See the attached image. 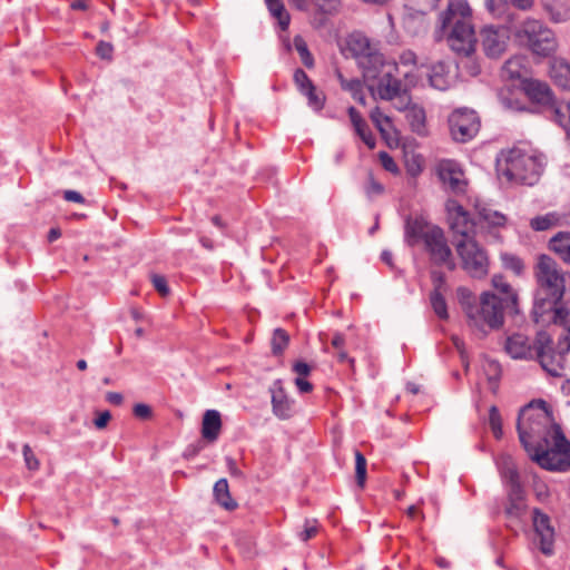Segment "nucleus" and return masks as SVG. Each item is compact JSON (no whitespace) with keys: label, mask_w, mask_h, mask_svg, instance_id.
Returning <instances> with one entry per match:
<instances>
[{"label":"nucleus","mask_w":570,"mask_h":570,"mask_svg":"<svg viewBox=\"0 0 570 570\" xmlns=\"http://www.w3.org/2000/svg\"><path fill=\"white\" fill-rule=\"evenodd\" d=\"M471 8L464 0L449 1L446 10L440 14L441 31L450 29L446 35L449 47L464 57L475 50L476 38L471 24Z\"/></svg>","instance_id":"f257e3e1"},{"label":"nucleus","mask_w":570,"mask_h":570,"mask_svg":"<svg viewBox=\"0 0 570 570\" xmlns=\"http://www.w3.org/2000/svg\"><path fill=\"white\" fill-rule=\"evenodd\" d=\"M535 277L538 289L532 313L534 321L539 323L547 308H552L553 304L561 302L566 291V279L558 263L548 255L538 257Z\"/></svg>","instance_id":"f03ea898"},{"label":"nucleus","mask_w":570,"mask_h":570,"mask_svg":"<svg viewBox=\"0 0 570 570\" xmlns=\"http://www.w3.org/2000/svg\"><path fill=\"white\" fill-rule=\"evenodd\" d=\"M543 168L541 157L527 154L519 148L502 151L497 160L499 178L508 183L533 185Z\"/></svg>","instance_id":"7ed1b4c3"},{"label":"nucleus","mask_w":570,"mask_h":570,"mask_svg":"<svg viewBox=\"0 0 570 570\" xmlns=\"http://www.w3.org/2000/svg\"><path fill=\"white\" fill-rule=\"evenodd\" d=\"M517 306L515 296L500 297L497 294L483 293L480 306H469L468 318L470 326L485 333V327L498 328L503 324L504 311H513Z\"/></svg>","instance_id":"20e7f679"},{"label":"nucleus","mask_w":570,"mask_h":570,"mask_svg":"<svg viewBox=\"0 0 570 570\" xmlns=\"http://www.w3.org/2000/svg\"><path fill=\"white\" fill-rule=\"evenodd\" d=\"M512 33L533 55L548 57L557 50L554 33L538 19L527 18L513 28Z\"/></svg>","instance_id":"39448f33"},{"label":"nucleus","mask_w":570,"mask_h":570,"mask_svg":"<svg viewBox=\"0 0 570 570\" xmlns=\"http://www.w3.org/2000/svg\"><path fill=\"white\" fill-rule=\"evenodd\" d=\"M551 422L552 415L542 400L532 401L520 411L517 430L520 442L528 452L532 450L529 440L543 435V429Z\"/></svg>","instance_id":"423d86ee"},{"label":"nucleus","mask_w":570,"mask_h":570,"mask_svg":"<svg viewBox=\"0 0 570 570\" xmlns=\"http://www.w3.org/2000/svg\"><path fill=\"white\" fill-rule=\"evenodd\" d=\"M527 96L534 102L549 106L553 119L566 130L570 138V100L554 105L553 96L547 82L537 79L522 81Z\"/></svg>","instance_id":"0eeeda50"},{"label":"nucleus","mask_w":570,"mask_h":570,"mask_svg":"<svg viewBox=\"0 0 570 570\" xmlns=\"http://www.w3.org/2000/svg\"><path fill=\"white\" fill-rule=\"evenodd\" d=\"M462 268L472 277L481 278L488 274L489 257L485 249L474 238L453 240Z\"/></svg>","instance_id":"6e6552de"},{"label":"nucleus","mask_w":570,"mask_h":570,"mask_svg":"<svg viewBox=\"0 0 570 570\" xmlns=\"http://www.w3.org/2000/svg\"><path fill=\"white\" fill-rule=\"evenodd\" d=\"M553 446L546 451L535 450L532 459L543 469L566 471L570 468V442L558 425L553 426Z\"/></svg>","instance_id":"1a4fd4ad"},{"label":"nucleus","mask_w":570,"mask_h":570,"mask_svg":"<svg viewBox=\"0 0 570 570\" xmlns=\"http://www.w3.org/2000/svg\"><path fill=\"white\" fill-rule=\"evenodd\" d=\"M451 136L455 141L466 142L480 130V119L474 110L461 108L449 117Z\"/></svg>","instance_id":"9d476101"},{"label":"nucleus","mask_w":570,"mask_h":570,"mask_svg":"<svg viewBox=\"0 0 570 570\" xmlns=\"http://www.w3.org/2000/svg\"><path fill=\"white\" fill-rule=\"evenodd\" d=\"M448 222L453 240L462 238H474L475 223L470 218L469 213L456 202L446 203Z\"/></svg>","instance_id":"9b49d317"},{"label":"nucleus","mask_w":570,"mask_h":570,"mask_svg":"<svg viewBox=\"0 0 570 570\" xmlns=\"http://www.w3.org/2000/svg\"><path fill=\"white\" fill-rule=\"evenodd\" d=\"M424 245L431 261L435 265H444L451 271L455 268L452 250L449 247L444 233L440 227L429 235Z\"/></svg>","instance_id":"f8f14e48"},{"label":"nucleus","mask_w":570,"mask_h":570,"mask_svg":"<svg viewBox=\"0 0 570 570\" xmlns=\"http://www.w3.org/2000/svg\"><path fill=\"white\" fill-rule=\"evenodd\" d=\"M482 47L489 58H499L508 48L510 31L505 27L487 26L481 31Z\"/></svg>","instance_id":"ddd939ff"},{"label":"nucleus","mask_w":570,"mask_h":570,"mask_svg":"<svg viewBox=\"0 0 570 570\" xmlns=\"http://www.w3.org/2000/svg\"><path fill=\"white\" fill-rule=\"evenodd\" d=\"M532 522L535 535L539 538L541 552L546 556H551L553 553L554 530L550 523V518L535 509Z\"/></svg>","instance_id":"4468645a"},{"label":"nucleus","mask_w":570,"mask_h":570,"mask_svg":"<svg viewBox=\"0 0 570 570\" xmlns=\"http://www.w3.org/2000/svg\"><path fill=\"white\" fill-rule=\"evenodd\" d=\"M272 395V410L279 420H288L292 417V401L288 399L282 380H276L269 389Z\"/></svg>","instance_id":"2eb2a0df"},{"label":"nucleus","mask_w":570,"mask_h":570,"mask_svg":"<svg viewBox=\"0 0 570 570\" xmlns=\"http://www.w3.org/2000/svg\"><path fill=\"white\" fill-rule=\"evenodd\" d=\"M439 227L432 225L421 217L409 218L405 224V239L410 246H414L417 242H425L429 235Z\"/></svg>","instance_id":"dca6fc26"},{"label":"nucleus","mask_w":570,"mask_h":570,"mask_svg":"<svg viewBox=\"0 0 570 570\" xmlns=\"http://www.w3.org/2000/svg\"><path fill=\"white\" fill-rule=\"evenodd\" d=\"M504 351L515 360H528L534 357L533 348L529 338L520 333L507 337L504 342Z\"/></svg>","instance_id":"f3484780"},{"label":"nucleus","mask_w":570,"mask_h":570,"mask_svg":"<svg viewBox=\"0 0 570 570\" xmlns=\"http://www.w3.org/2000/svg\"><path fill=\"white\" fill-rule=\"evenodd\" d=\"M439 178L444 186L454 193L464 190L463 173L451 161H443L439 165Z\"/></svg>","instance_id":"a211bd4d"},{"label":"nucleus","mask_w":570,"mask_h":570,"mask_svg":"<svg viewBox=\"0 0 570 570\" xmlns=\"http://www.w3.org/2000/svg\"><path fill=\"white\" fill-rule=\"evenodd\" d=\"M371 119L386 140L390 147L399 146V132L394 129L391 119L376 107L371 111Z\"/></svg>","instance_id":"6ab92c4d"},{"label":"nucleus","mask_w":570,"mask_h":570,"mask_svg":"<svg viewBox=\"0 0 570 570\" xmlns=\"http://www.w3.org/2000/svg\"><path fill=\"white\" fill-rule=\"evenodd\" d=\"M222 430L220 413L216 410H207L203 415L202 421V435L212 443L218 439Z\"/></svg>","instance_id":"aec40b11"},{"label":"nucleus","mask_w":570,"mask_h":570,"mask_svg":"<svg viewBox=\"0 0 570 570\" xmlns=\"http://www.w3.org/2000/svg\"><path fill=\"white\" fill-rule=\"evenodd\" d=\"M542 368L551 376H561L563 372L564 357L562 352L556 353L553 350L548 353L535 356Z\"/></svg>","instance_id":"412c9836"},{"label":"nucleus","mask_w":570,"mask_h":570,"mask_svg":"<svg viewBox=\"0 0 570 570\" xmlns=\"http://www.w3.org/2000/svg\"><path fill=\"white\" fill-rule=\"evenodd\" d=\"M550 77L562 89L570 90V65L561 58L550 62Z\"/></svg>","instance_id":"4be33fe9"},{"label":"nucleus","mask_w":570,"mask_h":570,"mask_svg":"<svg viewBox=\"0 0 570 570\" xmlns=\"http://www.w3.org/2000/svg\"><path fill=\"white\" fill-rule=\"evenodd\" d=\"M541 3L553 22H563L570 18V0H541Z\"/></svg>","instance_id":"5701e85b"},{"label":"nucleus","mask_w":570,"mask_h":570,"mask_svg":"<svg viewBox=\"0 0 570 570\" xmlns=\"http://www.w3.org/2000/svg\"><path fill=\"white\" fill-rule=\"evenodd\" d=\"M358 66L362 68L365 79H376L384 66L383 56L374 50L371 53L363 56Z\"/></svg>","instance_id":"b1692460"},{"label":"nucleus","mask_w":570,"mask_h":570,"mask_svg":"<svg viewBox=\"0 0 570 570\" xmlns=\"http://www.w3.org/2000/svg\"><path fill=\"white\" fill-rule=\"evenodd\" d=\"M401 81L390 72L383 75L377 86V92L381 99L392 100L401 96Z\"/></svg>","instance_id":"393cba45"},{"label":"nucleus","mask_w":570,"mask_h":570,"mask_svg":"<svg viewBox=\"0 0 570 570\" xmlns=\"http://www.w3.org/2000/svg\"><path fill=\"white\" fill-rule=\"evenodd\" d=\"M525 503L523 501V491L521 487H515L509 491V503L505 508V515L510 520L520 519L525 512Z\"/></svg>","instance_id":"a878e982"},{"label":"nucleus","mask_w":570,"mask_h":570,"mask_svg":"<svg viewBox=\"0 0 570 570\" xmlns=\"http://www.w3.org/2000/svg\"><path fill=\"white\" fill-rule=\"evenodd\" d=\"M404 29L412 36H419L428 31L429 21L426 14L422 11H412L405 14L403 19Z\"/></svg>","instance_id":"bb28decb"},{"label":"nucleus","mask_w":570,"mask_h":570,"mask_svg":"<svg viewBox=\"0 0 570 570\" xmlns=\"http://www.w3.org/2000/svg\"><path fill=\"white\" fill-rule=\"evenodd\" d=\"M215 501L225 510L232 511L237 508V502L232 498L229 485L225 478L219 479L213 489Z\"/></svg>","instance_id":"cd10ccee"},{"label":"nucleus","mask_w":570,"mask_h":570,"mask_svg":"<svg viewBox=\"0 0 570 570\" xmlns=\"http://www.w3.org/2000/svg\"><path fill=\"white\" fill-rule=\"evenodd\" d=\"M404 110L412 131L424 135L426 132L424 109L417 105H411L406 106Z\"/></svg>","instance_id":"c85d7f7f"},{"label":"nucleus","mask_w":570,"mask_h":570,"mask_svg":"<svg viewBox=\"0 0 570 570\" xmlns=\"http://www.w3.org/2000/svg\"><path fill=\"white\" fill-rule=\"evenodd\" d=\"M528 69L524 66V58L514 56L508 59L502 67V76L508 79H525Z\"/></svg>","instance_id":"c756f323"},{"label":"nucleus","mask_w":570,"mask_h":570,"mask_svg":"<svg viewBox=\"0 0 570 570\" xmlns=\"http://www.w3.org/2000/svg\"><path fill=\"white\" fill-rule=\"evenodd\" d=\"M550 248L564 263L570 264V234L560 232L550 239Z\"/></svg>","instance_id":"7c9ffc66"},{"label":"nucleus","mask_w":570,"mask_h":570,"mask_svg":"<svg viewBox=\"0 0 570 570\" xmlns=\"http://www.w3.org/2000/svg\"><path fill=\"white\" fill-rule=\"evenodd\" d=\"M479 222L482 226H487L488 228H498L503 227L507 223V217L492 208H480L478 212Z\"/></svg>","instance_id":"2f4dec72"},{"label":"nucleus","mask_w":570,"mask_h":570,"mask_svg":"<svg viewBox=\"0 0 570 570\" xmlns=\"http://www.w3.org/2000/svg\"><path fill=\"white\" fill-rule=\"evenodd\" d=\"M499 468L503 478L509 481L510 489H514L515 487H521L519 482V474L517 468L513 463V460L508 454H502L498 461Z\"/></svg>","instance_id":"473e14b6"},{"label":"nucleus","mask_w":570,"mask_h":570,"mask_svg":"<svg viewBox=\"0 0 570 570\" xmlns=\"http://www.w3.org/2000/svg\"><path fill=\"white\" fill-rule=\"evenodd\" d=\"M429 80L433 88L438 90H445L450 86L445 65L438 62L436 65L432 66Z\"/></svg>","instance_id":"72a5a7b5"},{"label":"nucleus","mask_w":570,"mask_h":570,"mask_svg":"<svg viewBox=\"0 0 570 570\" xmlns=\"http://www.w3.org/2000/svg\"><path fill=\"white\" fill-rule=\"evenodd\" d=\"M560 224V216L557 213H549L537 216L530 220V227L535 232H544Z\"/></svg>","instance_id":"f704fd0d"},{"label":"nucleus","mask_w":570,"mask_h":570,"mask_svg":"<svg viewBox=\"0 0 570 570\" xmlns=\"http://www.w3.org/2000/svg\"><path fill=\"white\" fill-rule=\"evenodd\" d=\"M266 3L272 16L277 19L282 30H286L289 26L291 17L282 0H266Z\"/></svg>","instance_id":"c9c22d12"},{"label":"nucleus","mask_w":570,"mask_h":570,"mask_svg":"<svg viewBox=\"0 0 570 570\" xmlns=\"http://www.w3.org/2000/svg\"><path fill=\"white\" fill-rule=\"evenodd\" d=\"M350 49L353 51V53L356 56L358 61L362 59L363 56H366L374 51V49L371 47L370 41L366 37L363 36H354L348 41Z\"/></svg>","instance_id":"e433bc0d"},{"label":"nucleus","mask_w":570,"mask_h":570,"mask_svg":"<svg viewBox=\"0 0 570 570\" xmlns=\"http://www.w3.org/2000/svg\"><path fill=\"white\" fill-rule=\"evenodd\" d=\"M289 343V335L283 328H276L271 341L272 353L282 355Z\"/></svg>","instance_id":"4c0bfd02"},{"label":"nucleus","mask_w":570,"mask_h":570,"mask_svg":"<svg viewBox=\"0 0 570 570\" xmlns=\"http://www.w3.org/2000/svg\"><path fill=\"white\" fill-rule=\"evenodd\" d=\"M293 43L294 48L301 57L303 65L306 68H312L314 66V59L307 48L305 40L301 36H295Z\"/></svg>","instance_id":"58836bf2"},{"label":"nucleus","mask_w":570,"mask_h":570,"mask_svg":"<svg viewBox=\"0 0 570 570\" xmlns=\"http://www.w3.org/2000/svg\"><path fill=\"white\" fill-rule=\"evenodd\" d=\"M535 351V356H539V354L548 353L549 351H552V338L551 336L546 332H539L537 334L534 345L532 347Z\"/></svg>","instance_id":"ea45409f"},{"label":"nucleus","mask_w":570,"mask_h":570,"mask_svg":"<svg viewBox=\"0 0 570 570\" xmlns=\"http://www.w3.org/2000/svg\"><path fill=\"white\" fill-rule=\"evenodd\" d=\"M355 474L357 485L364 488L366 480V459L360 451H355Z\"/></svg>","instance_id":"a19ab883"},{"label":"nucleus","mask_w":570,"mask_h":570,"mask_svg":"<svg viewBox=\"0 0 570 570\" xmlns=\"http://www.w3.org/2000/svg\"><path fill=\"white\" fill-rule=\"evenodd\" d=\"M492 286L497 291V295H499L500 297H517V294L512 291L510 284L504 279L502 275H494L492 277Z\"/></svg>","instance_id":"79ce46f5"},{"label":"nucleus","mask_w":570,"mask_h":570,"mask_svg":"<svg viewBox=\"0 0 570 570\" xmlns=\"http://www.w3.org/2000/svg\"><path fill=\"white\" fill-rule=\"evenodd\" d=\"M431 304L435 314L443 320L448 318L446 303L441 292L434 291L431 294Z\"/></svg>","instance_id":"37998d69"},{"label":"nucleus","mask_w":570,"mask_h":570,"mask_svg":"<svg viewBox=\"0 0 570 570\" xmlns=\"http://www.w3.org/2000/svg\"><path fill=\"white\" fill-rule=\"evenodd\" d=\"M559 304L560 303L553 304L552 308H547L544 311L543 318H540V321H552L553 323H562L566 320L568 312L562 306H559Z\"/></svg>","instance_id":"c03bdc74"},{"label":"nucleus","mask_w":570,"mask_h":570,"mask_svg":"<svg viewBox=\"0 0 570 570\" xmlns=\"http://www.w3.org/2000/svg\"><path fill=\"white\" fill-rule=\"evenodd\" d=\"M489 424L497 439L502 436V420L497 406H491L489 411Z\"/></svg>","instance_id":"a18cd8bd"},{"label":"nucleus","mask_w":570,"mask_h":570,"mask_svg":"<svg viewBox=\"0 0 570 570\" xmlns=\"http://www.w3.org/2000/svg\"><path fill=\"white\" fill-rule=\"evenodd\" d=\"M302 94L307 97L309 106L315 110H320L323 107L324 96L322 92H317L314 86H309Z\"/></svg>","instance_id":"49530a36"},{"label":"nucleus","mask_w":570,"mask_h":570,"mask_svg":"<svg viewBox=\"0 0 570 570\" xmlns=\"http://www.w3.org/2000/svg\"><path fill=\"white\" fill-rule=\"evenodd\" d=\"M355 131L363 140V142L371 149L375 147V138L372 136V132L368 129L367 124L364 121L360 126H355Z\"/></svg>","instance_id":"de8ad7c7"},{"label":"nucleus","mask_w":570,"mask_h":570,"mask_svg":"<svg viewBox=\"0 0 570 570\" xmlns=\"http://www.w3.org/2000/svg\"><path fill=\"white\" fill-rule=\"evenodd\" d=\"M22 454H23V460H24V463H26V466L28 470L36 471L39 469L40 462L37 459V456L35 455V453L32 452L29 444L23 445Z\"/></svg>","instance_id":"09e8293b"},{"label":"nucleus","mask_w":570,"mask_h":570,"mask_svg":"<svg viewBox=\"0 0 570 570\" xmlns=\"http://www.w3.org/2000/svg\"><path fill=\"white\" fill-rule=\"evenodd\" d=\"M484 372L489 381H498L501 375V366L499 362L494 360H487L484 363Z\"/></svg>","instance_id":"8fccbe9b"},{"label":"nucleus","mask_w":570,"mask_h":570,"mask_svg":"<svg viewBox=\"0 0 570 570\" xmlns=\"http://www.w3.org/2000/svg\"><path fill=\"white\" fill-rule=\"evenodd\" d=\"M151 283L155 287V289L163 296L166 297L169 295L170 291L167 285V281L164 276L158 274H153L150 276Z\"/></svg>","instance_id":"3c124183"},{"label":"nucleus","mask_w":570,"mask_h":570,"mask_svg":"<svg viewBox=\"0 0 570 570\" xmlns=\"http://www.w3.org/2000/svg\"><path fill=\"white\" fill-rule=\"evenodd\" d=\"M458 298H459V302L462 305L465 314L468 315L469 306H474L472 304V298H473L472 293L465 287H460V288H458Z\"/></svg>","instance_id":"603ef678"},{"label":"nucleus","mask_w":570,"mask_h":570,"mask_svg":"<svg viewBox=\"0 0 570 570\" xmlns=\"http://www.w3.org/2000/svg\"><path fill=\"white\" fill-rule=\"evenodd\" d=\"M114 46L110 42L99 41L96 48V53L105 60H111Z\"/></svg>","instance_id":"864d4df0"},{"label":"nucleus","mask_w":570,"mask_h":570,"mask_svg":"<svg viewBox=\"0 0 570 570\" xmlns=\"http://www.w3.org/2000/svg\"><path fill=\"white\" fill-rule=\"evenodd\" d=\"M294 80L302 92L305 91L309 86H313L312 81L309 80L305 71L302 69H297L295 71Z\"/></svg>","instance_id":"5fc2aeb1"},{"label":"nucleus","mask_w":570,"mask_h":570,"mask_svg":"<svg viewBox=\"0 0 570 570\" xmlns=\"http://www.w3.org/2000/svg\"><path fill=\"white\" fill-rule=\"evenodd\" d=\"M503 262L507 268L513 271L515 274H520L523 271V263L520 258L514 256H503Z\"/></svg>","instance_id":"6e6d98bb"},{"label":"nucleus","mask_w":570,"mask_h":570,"mask_svg":"<svg viewBox=\"0 0 570 570\" xmlns=\"http://www.w3.org/2000/svg\"><path fill=\"white\" fill-rule=\"evenodd\" d=\"M384 190V187L382 184H380L377 180L374 179L372 175H368V183L366 186V194L370 197L381 195Z\"/></svg>","instance_id":"4d7b16f0"},{"label":"nucleus","mask_w":570,"mask_h":570,"mask_svg":"<svg viewBox=\"0 0 570 570\" xmlns=\"http://www.w3.org/2000/svg\"><path fill=\"white\" fill-rule=\"evenodd\" d=\"M338 78L342 87L348 90L352 94V96L354 95L355 91L357 92L362 88V83L357 79L346 80L342 77L341 73L338 75Z\"/></svg>","instance_id":"13d9d810"},{"label":"nucleus","mask_w":570,"mask_h":570,"mask_svg":"<svg viewBox=\"0 0 570 570\" xmlns=\"http://www.w3.org/2000/svg\"><path fill=\"white\" fill-rule=\"evenodd\" d=\"M132 411L138 419L147 420L151 416L150 406L144 403L136 404Z\"/></svg>","instance_id":"bf43d9fd"},{"label":"nucleus","mask_w":570,"mask_h":570,"mask_svg":"<svg viewBox=\"0 0 570 570\" xmlns=\"http://www.w3.org/2000/svg\"><path fill=\"white\" fill-rule=\"evenodd\" d=\"M110 420H111L110 412L104 411L98 414V416L94 421V424L98 430H102L108 425Z\"/></svg>","instance_id":"052dcab7"},{"label":"nucleus","mask_w":570,"mask_h":570,"mask_svg":"<svg viewBox=\"0 0 570 570\" xmlns=\"http://www.w3.org/2000/svg\"><path fill=\"white\" fill-rule=\"evenodd\" d=\"M380 158H381L383 167L386 170L392 171V173L397 171V165L395 164V161L393 160V158L391 156H389L386 153H381Z\"/></svg>","instance_id":"680f3d73"},{"label":"nucleus","mask_w":570,"mask_h":570,"mask_svg":"<svg viewBox=\"0 0 570 570\" xmlns=\"http://www.w3.org/2000/svg\"><path fill=\"white\" fill-rule=\"evenodd\" d=\"M293 370L297 373L298 377L307 376L311 373V367L305 362H296Z\"/></svg>","instance_id":"e2e57ef3"},{"label":"nucleus","mask_w":570,"mask_h":570,"mask_svg":"<svg viewBox=\"0 0 570 570\" xmlns=\"http://www.w3.org/2000/svg\"><path fill=\"white\" fill-rule=\"evenodd\" d=\"M400 61L403 65H416L417 57L413 51L406 50V51L402 52V55L400 56Z\"/></svg>","instance_id":"0e129e2a"},{"label":"nucleus","mask_w":570,"mask_h":570,"mask_svg":"<svg viewBox=\"0 0 570 570\" xmlns=\"http://www.w3.org/2000/svg\"><path fill=\"white\" fill-rule=\"evenodd\" d=\"M317 532H318V529L316 525H306L304 531H302L299 533V538L302 541H307L311 538H313L314 535H316Z\"/></svg>","instance_id":"69168bd1"},{"label":"nucleus","mask_w":570,"mask_h":570,"mask_svg":"<svg viewBox=\"0 0 570 570\" xmlns=\"http://www.w3.org/2000/svg\"><path fill=\"white\" fill-rule=\"evenodd\" d=\"M63 197L68 202H75L79 204H82L85 202L82 195L76 190H66Z\"/></svg>","instance_id":"338daca9"},{"label":"nucleus","mask_w":570,"mask_h":570,"mask_svg":"<svg viewBox=\"0 0 570 570\" xmlns=\"http://www.w3.org/2000/svg\"><path fill=\"white\" fill-rule=\"evenodd\" d=\"M295 385L303 393H308L313 390V385L308 381L304 380L303 377H296Z\"/></svg>","instance_id":"774afa93"}]
</instances>
